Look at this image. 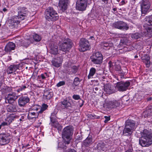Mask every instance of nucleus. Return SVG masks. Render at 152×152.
<instances>
[{
    "label": "nucleus",
    "instance_id": "47",
    "mask_svg": "<svg viewBox=\"0 0 152 152\" xmlns=\"http://www.w3.org/2000/svg\"><path fill=\"white\" fill-rule=\"evenodd\" d=\"M26 86L23 85L22 86L20 87L17 90V91L19 92L20 91H22L24 90L26 88Z\"/></svg>",
    "mask_w": 152,
    "mask_h": 152
},
{
    "label": "nucleus",
    "instance_id": "59",
    "mask_svg": "<svg viewBox=\"0 0 152 152\" xmlns=\"http://www.w3.org/2000/svg\"><path fill=\"white\" fill-rule=\"evenodd\" d=\"M90 38L91 39H93L94 38V37L93 36H91L90 37Z\"/></svg>",
    "mask_w": 152,
    "mask_h": 152
},
{
    "label": "nucleus",
    "instance_id": "8",
    "mask_svg": "<svg viewBox=\"0 0 152 152\" xmlns=\"http://www.w3.org/2000/svg\"><path fill=\"white\" fill-rule=\"evenodd\" d=\"M103 56L99 52H97L94 53L91 57L92 62L96 64H100L102 61Z\"/></svg>",
    "mask_w": 152,
    "mask_h": 152
},
{
    "label": "nucleus",
    "instance_id": "39",
    "mask_svg": "<svg viewBox=\"0 0 152 152\" xmlns=\"http://www.w3.org/2000/svg\"><path fill=\"white\" fill-rule=\"evenodd\" d=\"M44 96H45L47 99H49L53 96V94L51 92L47 91L45 93Z\"/></svg>",
    "mask_w": 152,
    "mask_h": 152
},
{
    "label": "nucleus",
    "instance_id": "56",
    "mask_svg": "<svg viewBox=\"0 0 152 152\" xmlns=\"http://www.w3.org/2000/svg\"><path fill=\"white\" fill-rule=\"evenodd\" d=\"M94 90H95L96 91H97L98 90V88L97 87H96L93 90V91H94Z\"/></svg>",
    "mask_w": 152,
    "mask_h": 152
},
{
    "label": "nucleus",
    "instance_id": "53",
    "mask_svg": "<svg viewBox=\"0 0 152 152\" xmlns=\"http://www.w3.org/2000/svg\"><path fill=\"white\" fill-rule=\"evenodd\" d=\"M77 139L78 140H82V138L81 136V137H80L79 136H77Z\"/></svg>",
    "mask_w": 152,
    "mask_h": 152
},
{
    "label": "nucleus",
    "instance_id": "7",
    "mask_svg": "<svg viewBox=\"0 0 152 152\" xmlns=\"http://www.w3.org/2000/svg\"><path fill=\"white\" fill-rule=\"evenodd\" d=\"M130 85L129 82L120 81L118 82L115 85V88L120 91H126Z\"/></svg>",
    "mask_w": 152,
    "mask_h": 152
},
{
    "label": "nucleus",
    "instance_id": "34",
    "mask_svg": "<svg viewBox=\"0 0 152 152\" xmlns=\"http://www.w3.org/2000/svg\"><path fill=\"white\" fill-rule=\"evenodd\" d=\"M50 121L51 122V125L54 127L58 128L60 126V124H59L58 122L56 121V119L53 120V121Z\"/></svg>",
    "mask_w": 152,
    "mask_h": 152
},
{
    "label": "nucleus",
    "instance_id": "20",
    "mask_svg": "<svg viewBox=\"0 0 152 152\" xmlns=\"http://www.w3.org/2000/svg\"><path fill=\"white\" fill-rule=\"evenodd\" d=\"M109 66L111 67L113 66V68L116 71H120L121 69V67L120 66L121 63L119 61H116L112 63L111 61H110L109 63Z\"/></svg>",
    "mask_w": 152,
    "mask_h": 152
},
{
    "label": "nucleus",
    "instance_id": "13",
    "mask_svg": "<svg viewBox=\"0 0 152 152\" xmlns=\"http://www.w3.org/2000/svg\"><path fill=\"white\" fill-rule=\"evenodd\" d=\"M18 96L14 93L9 94L5 97L6 103L11 104L17 99Z\"/></svg>",
    "mask_w": 152,
    "mask_h": 152
},
{
    "label": "nucleus",
    "instance_id": "51",
    "mask_svg": "<svg viewBox=\"0 0 152 152\" xmlns=\"http://www.w3.org/2000/svg\"><path fill=\"white\" fill-rule=\"evenodd\" d=\"M104 118H105V120L104 121V122L105 123H107L110 120V117L105 116Z\"/></svg>",
    "mask_w": 152,
    "mask_h": 152
},
{
    "label": "nucleus",
    "instance_id": "2",
    "mask_svg": "<svg viewBox=\"0 0 152 152\" xmlns=\"http://www.w3.org/2000/svg\"><path fill=\"white\" fill-rule=\"evenodd\" d=\"M142 137L139 140V144L143 147H148L152 143V135L147 129H144L141 132Z\"/></svg>",
    "mask_w": 152,
    "mask_h": 152
},
{
    "label": "nucleus",
    "instance_id": "10",
    "mask_svg": "<svg viewBox=\"0 0 152 152\" xmlns=\"http://www.w3.org/2000/svg\"><path fill=\"white\" fill-rule=\"evenodd\" d=\"M72 43L71 40L67 39L64 40L59 45V49L64 52L68 51L72 47Z\"/></svg>",
    "mask_w": 152,
    "mask_h": 152
},
{
    "label": "nucleus",
    "instance_id": "45",
    "mask_svg": "<svg viewBox=\"0 0 152 152\" xmlns=\"http://www.w3.org/2000/svg\"><path fill=\"white\" fill-rule=\"evenodd\" d=\"M102 47L104 49H106L104 48H107V49H109L110 48V45L109 44L107 43H104L102 45Z\"/></svg>",
    "mask_w": 152,
    "mask_h": 152
},
{
    "label": "nucleus",
    "instance_id": "43",
    "mask_svg": "<svg viewBox=\"0 0 152 152\" xmlns=\"http://www.w3.org/2000/svg\"><path fill=\"white\" fill-rule=\"evenodd\" d=\"M42 79L45 80V79L49 77L47 73H44L42 74L40 76Z\"/></svg>",
    "mask_w": 152,
    "mask_h": 152
},
{
    "label": "nucleus",
    "instance_id": "40",
    "mask_svg": "<svg viewBox=\"0 0 152 152\" xmlns=\"http://www.w3.org/2000/svg\"><path fill=\"white\" fill-rule=\"evenodd\" d=\"M80 81L79 80V78L78 77H76L73 82V85L75 86H78L80 84Z\"/></svg>",
    "mask_w": 152,
    "mask_h": 152
},
{
    "label": "nucleus",
    "instance_id": "64",
    "mask_svg": "<svg viewBox=\"0 0 152 152\" xmlns=\"http://www.w3.org/2000/svg\"><path fill=\"white\" fill-rule=\"evenodd\" d=\"M135 58H137L138 57V56H134Z\"/></svg>",
    "mask_w": 152,
    "mask_h": 152
},
{
    "label": "nucleus",
    "instance_id": "44",
    "mask_svg": "<svg viewBox=\"0 0 152 152\" xmlns=\"http://www.w3.org/2000/svg\"><path fill=\"white\" fill-rule=\"evenodd\" d=\"M78 69L77 67L76 66H74L72 68V71L73 73L75 74L77 72Z\"/></svg>",
    "mask_w": 152,
    "mask_h": 152
},
{
    "label": "nucleus",
    "instance_id": "42",
    "mask_svg": "<svg viewBox=\"0 0 152 152\" xmlns=\"http://www.w3.org/2000/svg\"><path fill=\"white\" fill-rule=\"evenodd\" d=\"M128 42V40L126 38L124 37L121 39V43L123 44H126Z\"/></svg>",
    "mask_w": 152,
    "mask_h": 152
},
{
    "label": "nucleus",
    "instance_id": "52",
    "mask_svg": "<svg viewBox=\"0 0 152 152\" xmlns=\"http://www.w3.org/2000/svg\"><path fill=\"white\" fill-rule=\"evenodd\" d=\"M7 122H2L1 123V126H6V125H7Z\"/></svg>",
    "mask_w": 152,
    "mask_h": 152
},
{
    "label": "nucleus",
    "instance_id": "9",
    "mask_svg": "<svg viewBox=\"0 0 152 152\" xmlns=\"http://www.w3.org/2000/svg\"><path fill=\"white\" fill-rule=\"evenodd\" d=\"M90 45L88 41L85 39H81L80 41L79 50L84 52L90 49Z\"/></svg>",
    "mask_w": 152,
    "mask_h": 152
},
{
    "label": "nucleus",
    "instance_id": "62",
    "mask_svg": "<svg viewBox=\"0 0 152 152\" xmlns=\"http://www.w3.org/2000/svg\"><path fill=\"white\" fill-rule=\"evenodd\" d=\"M113 10L115 11H116V8H114L113 9Z\"/></svg>",
    "mask_w": 152,
    "mask_h": 152
},
{
    "label": "nucleus",
    "instance_id": "58",
    "mask_svg": "<svg viewBox=\"0 0 152 152\" xmlns=\"http://www.w3.org/2000/svg\"><path fill=\"white\" fill-rule=\"evenodd\" d=\"M7 10L6 8H4L3 9V11L4 12L7 11Z\"/></svg>",
    "mask_w": 152,
    "mask_h": 152
},
{
    "label": "nucleus",
    "instance_id": "15",
    "mask_svg": "<svg viewBox=\"0 0 152 152\" xmlns=\"http://www.w3.org/2000/svg\"><path fill=\"white\" fill-rule=\"evenodd\" d=\"M10 139L5 134H0V145H3L8 143Z\"/></svg>",
    "mask_w": 152,
    "mask_h": 152
},
{
    "label": "nucleus",
    "instance_id": "18",
    "mask_svg": "<svg viewBox=\"0 0 152 152\" xmlns=\"http://www.w3.org/2000/svg\"><path fill=\"white\" fill-rule=\"evenodd\" d=\"M68 0H60L58 3V7L62 11H65L66 8Z\"/></svg>",
    "mask_w": 152,
    "mask_h": 152
},
{
    "label": "nucleus",
    "instance_id": "26",
    "mask_svg": "<svg viewBox=\"0 0 152 152\" xmlns=\"http://www.w3.org/2000/svg\"><path fill=\"white\" fill-rule=\"evenodd\" d=\"M61 107L63 109L67 108L71 105L69 101L66 99H64L61 102Z\"/></svg>",
    "mask_w": 152,
    "mask_h": 152
},
{
    "label": "nucleus",
    "instance_id": "12",
    "mask_svg": "<svg viewBox=\"0 0 152 152\" xmlns=\"http://www.w3.org/2000/svg\"><path fill=\"white\" fill-rule=\"evenodd\" d=\"M87 3V0H80L76 3V7L79 10H85Z\"/></svg>",
    "mask_w": 152,
    "mask_h": 152
},
{
    "label": "nucleus",
    "instance_id": "6",
    "mask_svg": "<svg viewBox=\"0 0 152 152\" xmlns=\"http://www.w3.org/2000/svg\"><path fill=\"white\" fill-rule=\"evenodd\" d=\"M140 4L142 16H144L148 12L151 4L148 0H142L140 2Z\"/></svg>",
    "mask_w": 152,
    "mask_h": 152
},
{
    "label": "nucleus",
    "instance_id": "57",
    "mask_svg": "<svg viewBox=\"0 0 152 152\" xmlns=\"http://www.w3.org/2000/svg\"><path fill=\"white\" fill-rule=\"evenodd\" d=\"M126 152H132V150L131 149H130L126 151Z\"/></svg>",
    "mask_w": 152,
    "mask_h": 152
},
{
    "label": "nucleus",
    "instance_id": "14",
    "mask_svg": "<svg viewBox=\"0 0 152 152\" xmlns=\"http://www.w3.org/2000/svg\"><path fill=\"white\" fill-rule=\"evenodd\" d=\"M120 104L117 101L109 102L108 103H105L103 104L104 106L107 108H115L119 106Z\"/></svg>",
    "mask_w": 152,
    "mask_h": 152
},
{
    "label": "nucleus",
    "instance_id": "24",
    "mask_svg": "<svg viewBox=\"0 0 152 152\" xmlns=\"http://www.w3.org/2000/svg\"><path fill=\"white\" fill-rule=\"evenodd\" d=\"M19 66L18 65H10L7 68V72L8 74H11L15 72L18 69Z\"/></svg>",
    "mask_w": 152,
    "mask_h": 152
},
{
    "label": "nucleus",
    "instance_id": "19",
    "mask_svg": "<svg viewBox=\"0 0 152 152\" xmlns=\"http://www.w3.org/2000/svg\"><path fill=\"white\" fill-rule=\"evenodd\" d=\"M50 53L52 54L55 55L58 53V47L56 45L51 43L50 44Z\"/></svg>",
    "mask_w": 152,
    "mask_h": 152
},
{
    "label": "nucleus",
    "instance_id": "48",
    "mask_svg": "<svg viewBox=\"0 0 152 152\" xmlns=\"http://www.w3.org/2000/svg\"><path fill=\"white\" fill-rule=\"evenodd\" d=\"M65 84V82L64 81H61L59 82L57 84V86L58 87H59L62 86L64 85Z\"/></svg>",
    "mask_w": 152,
    "mask_h": 152
},
{
    "label": "nucleus",
    "instance_id": "36",
    "mask_svg": "<svg viewBox=\"0 0 152 152\" xmlns=\"http://www.w3.org/2000/svg\"><path fill=\"white\" fill-rule=\"evenodd\" d=\"M33 38L34 40L37 42H39L41 39V36L36 34H33Z\"/></svg>",
    "mask_w": 152,
    "mask_h": 152
},
{
    "label": "nucleus",
    "instance_id": "29",
    "mask_svg": "<svg viewBox=\"0 0 152 152\" xmlns=\"http://www.w3.org/2000/svg\"><path fill=\"white\" fill-rule=\"evenodd\" d=\"M145 24L148 25H152V16H146L144 20Z\"/></svg>",
    "mask_w": 152,
    "mask_h": 152
},
{
    "label": "nucleus",
    "instance_id": "41",
    "mask_svg": "<svg viewBox=\"0 0 152 152\" xmlns=\"http://www.w3.org/2000/svg\"><path fill=\"white\" fill-rule=\"evenodd\" d=\"M48 107V106L45 104H44L42 105V107L40 110L39 111V113H42L44 111L46 110Z\"/></svg>",
    "mask_w": 152,
    "mask_h": 152
},
{
    "label": "nucleus",
    "instance_id": "3",
    "mask_svg": "<svg viewBox=\"0 0 152 152\" xmlns=\"http://www.w3.org/2000/svg\"><path fill=\"white\" fill-rule=\"evenodd\" d=\"M73 128L71 126L65 127L62 132V137L64 140V142L68 144L71 140L73 133Z\"/></svg>",
    "mask_w": 152,
    "mask_h": 152
},
{
    "label": "nucleus",
    "instance_id": "49",
    "mask_svg": "<svg viewBox=\"0 0 152 152\" xmlns=\"http://www.w3.org/2000/svg\"><path fill=\"white\" fill-rule=\"evenodd\" d=\"M149 28H148V29L147 31V34L150 36H152V30L151 29H149Z\"/></svg>",
    "mask_w": 152,
    "mask_h": 152
},
{
    "label": "nucleus",
    "instance_id": "1",
    "mask_svg": "<svg viewBox=\"0 0 152 152\" xmlns=\"http://www.w3.org/2000/svg\"><path fill=\"white\" fill-rule=\"evenodd\" d=\"M26 10V9L24 7L18 8V15L13 16L9 20L10 26H13L15 25V24H18L21 21L27 17V12Z\"/></svg>",
    "mask_w": 152,
    "mask_h": 152
},
{
    "label": "nucleus",
    "instance_id": "50",
    "mask_svg": "<svg viewBox=\"0 0 152 152\" xmlns=\"http://www.w3.org/2000/svg\"><path fill=\"white\" fill-rule=\"evenodd\" d=\"M78 102L79 103V106L80 107H82V106H83L84 104V101L81 99V100L79 101Z\"/></svg>",
    "mask_w": 152,
    "mask_h": 152
},
{
    "label": "nucleus",
    "instance_id": "54",
    "mask_svg": "<svg viewBox=\"0 0 152 152\" xmlns=\"http://www.w3.org/2000/svg\"><path fill=\"white\" fill-rule=\"evenodd\" d=\"M152 98L151 97H150L147 99V101H149L152 100Z\"/></svg>",
    "mask_w": 152,
    "mask_h": 152
},
{
    "label": "nucleus",
    "instance_id": "61",
    "mask_svg": "<svg viewBox=\"0 0 152 152\" xmlns=\"http://www.w3.org/2000/svg\"><path fill=\"white\" fill-rule=\"evenodd\" d=\"M1 99H2V97H1V95H0V101H1Z\"/></svg>",
    "mask_w": 152,
    "mask_h": 152
},
{
    "label": "nucleus",
    "instance_id": "35",
    "mask_svg": "<svg viewBox=\"0 0 152 152\" xmlns=\"http://www.w3.org/2000/svg\"><path fill=\"white\" fill-rule=\"evenodd\" d=\"M57 113V110H54L53 112L51 113L50 117V121H52L53 120L56 119V115Z\"/></svg>",
    "mask_w": 152,
    "mask_h": 152
},
{
    "label": "nucleus",
    "instance_id": "37",
    "mask_svg": "<svg viewBox=\"0 0 152 152\" xmlns=\"http://www.w3.org/2000/svg\"><path fill=\"white\" fill-rule=\"evenodd\" d=\"M97 145L98 149H101L103 151L106 149L104 144L103 142L99 143L97 144Z\"/></svg>",
    "mask_w": 152,
    "mask_h": 152
},
{
    "label": "nucleus",
    "instance_id": "30",
    "mask_svg": "<svg viewBox=\"0 0 152 152\" xmlns=\"http://www.w3.org/2000/svg\"><path fill=\"white\" fill-rule=\"evenodd\" d=\"M17 108L16 105L11 104L8 106L7 110L10 112H15L17 111Z\"/></svg>",
    "mask_w": 152,
    "mask_h": 152
},
{
    "label": "nucleus",
    "instance_id": "16",
    "mask_svg": "<svg viewBox=\"0 0 152 152\" xmlns=\"http://www.w3.org/2000/svg\"><path fill=\"white\" fill-rule=\"evenodd\" d=\"M29 101V99L27 96H24L20 97L18 99V104L20 107H23Z\"/></svg>",
    "mask_w": 152,
    "mask_h": 152
},
{
    "label": "nucleus",
    "instance_id": "60",
    "mask_svg": "<svg viewBox=\"0 0 152 152\" xmlns=\"http://www.w3.org/2000/svg\"><path fill=\"white\" fill-rule=\"evenodd\" d=\"M121 2L122 3V4H124V0H122L121 1Z\"/></svg>",
    "mask_w": 152,
    "mask_h": 152
},
{
    "label": "nucleus",
    "instance_id": "23",
    "mask_svg": "<svg viewBox=\"0 0 152 152\" xmlns=\"http://www.w3.org/2000/svg\"><path fill=\"white\" fill-rule=\"evenodd\" d=\"M15 45L14 43L10 42L8 43L6 46L5 50L7 52H10L15 49Z\"/></svg>",
    "mask_w": 152,
    "mask_h": 152
},
{
    "label": "nucleus",
    "instance_id": "46",
    "mask_svg": "<svg viewBox=\"0 0 152 152\" xmlns=\"http://www.w3.org/2000/svg\"><path fill=\"white\" fill-rule=\"evenodd\" d=\"M72 98L75 100L81 99L80 96L79 95L74 94L72 96Z\"/></svg>",
    "mask_w": 152,
    "mask_h": 152
},
{
    "label": "nucleus",
    "instance_id": "38",
    "mask_svg": "<svg viewBox=\"0 0 152 152\" xmlns=\"http://www.w3.org/2000/svg\"><path fill=\"white\" fill-rule=\"evenodd\" d=\"M142 36V35L141 34L138 33L133 34L131 35L132 38L134 39H138L140 38Z\"/></svg>",
    "mask_w": 152,
    "mask_h": 152
},
{
    "label": "nucleus",
    "instance_id": "21",
    "mask_svg": "<svg viewBox=\"0 0 152 152\" xmlns=\"http://www.w3.org/2000/svg\"><path fill=\"white\" fill-rule=\"evenodd\" d=\"M113 87L110 84H107L104 86V91L107 94H110L115 92V90L113 89Z\"/></svg>",
    "mask_w": 152,
    "mask_h": 152
},
{
    "label": "nucleus",
    "instance_id": "17",
    "mask_svg": "<svg viewBox=\"0 0 152 152\" xmlns=\"http://www.w3.org/2000/svg\"><path fill=\"white\" fill-rule=\"evenodd\" d=\"M62 62V58L61 57H58L52 60L51 62L52 64L54 66L58 67L60 66Z\"/></svg>",
    "mask_w": 152,
    "mask_h": 152
},
{
    "label": "nucleus",
    "instance_id": "22",
    "mask_svg": "<svg viewBox=\"0 0 152 152\" xmlns=\"http://www.w3.org/2000/svg\"><path fill=\"white\" fill-rule=\"evenodd\" d=\"M150 57L147 55H144L142 57L141 59L143 62L145 64L146 66L147 67H149L150 66Z\"/></svg>",
    "mask_w": 152,
    "mask_h": 152
},
{
    "label": "nucleus",
    "instance_id": "28",
    "mask_svg": "<svg viewBox=\"0 0 152 152\" xmlns=\"http://www.w3.org/2000/svg\"><path fill=\"white\" fill-rule=\"evenodd\" d=\"M143 115L145 118L148 116L152 115V107H149L143 113Z\"/></svg>",
    "mask_w": 152,
    "mask_h": 152
},
{
    "label": "nucleus",
    "instance_id": "31",
    "mask_svg": "<svg viewBox=\"0 0 152 152\" xmlns=\"http://www.w3.org/2000/svg\"><path fill=\"white\" fill-rule=\"evenodd\" d=\"M96 69L94 67H92L90 69L89 73L88 76V78L90 79L93 77V76L96 72Z\"/></svg>",
    "mask_w": 152,
    "mask_h": 152
},
{
    "label": "nucleus",
    "instance_id": "27",
    "mask_svg": "<svg viewBox=\"0 0 152 152\" xmlns=\"http://www.w3.org/2000/svg\"><path fill=\"white\" fill-rule=\"evenodd\" d=\"M38 116V114L37 113H36L34 112H29L28 114V118L30 120L35 121Z\"/></svg>",
    "mask_w": 152,
    "mask_h": 152
},
{
    "label": "nucleus",
    "instance_id": "32",
    "mask_svg": "<svg viewBox=\"0 0 152 152\" xmlns=\"http://www.w3.org/2000/svg\"><path fill=\"white\" fill-rule=\"evenodd\" d=\"M17 116L13 114H11L9 115L8 117L7 118L6 121H7L9 124H10L12 122V121L14 120V118H15Z\"/></svg>",
    "mask_w": 152,
    "mask_h": 152
},
{
    "label": "nucleus",
    "instance_id": "63",
    "mask_svg": "<svg viewBox=\"0 0 152 152\" xmlns=\"http://www.w3.org/2000/svg\"><path fill=\"white\" fill-rule=\"evenodd\" d=\"M27 45V44H23L22 45H23V46H26V45Z\"/></svg>",
    "mask_w": 152,
    "mask_h": 152
},
{
    "label": "nucleus",
    "instance_id": "25",
    "mask_svg": "<svg viewBox=\"0 0 152 152\" xmlns=\"http://www.w3.org/2000/svg\"><path fill=\"white\" fill-rule=\"evenodd\" d=\"M92 139L91 136H88L83 141V144L86 146H88L92 143Z\"/></svg>",
    "mask_w": 152,
    "mask_h": 152
},
{
    "label": "nucleus",
    "instance_id": "4",
    "mask_svg": "<svg viewBox=\"0 0 152 152\" xmlns=\"http://www.w3.org/2000/svg\"><path fill=\"white\" fill-rule=\"evenodd\" d=\"M45 17L48 20L55 21L58 18L56 12L51 7H48L45 11Z\"/></svg>",
    "mask_w": 152,
    "mask_h": 152
},
{
    "label": "nucleus",
    "instance_id": "5",
    "mask_svg": "<svg viewBox=\"0 0 152 152\" xmlns=\"http://www.w3.org/2000/svg\"><path fill=\"white\" fill-rule=\"evenodd\" d=\"M135 126L134 122L132 120L127 121L125 127L123 131V134L125 136H128L131 135L134 131Z\"/></svg>",
    "mask_w": 152,
    "mask_h": 152
},
{
    "label": "nucleus",
    "instance_id": "11",
    "mask_svg": "<svg viewBox=\"0 0 152 152\" xmlns=\"http://www.w3.org/2000/svg\"><path fill=\"white\" fill-rule=\"evenodd\" d=\"M112 26L122 30L126 31L129 28L128 25L121 21L115 22L113 23Z\"/></svg>",
    "mask_w": 152,
    "mask_h": 152
},
{
    "label": "nucleus",
    "instance_id": "55",
    "mask_svg": "<svg viewBox=\"0 0 152 152\" xmlns=\"http://www.w3.org/2000/svg\"><path fill=\"white\" fill-rule=\"evenodd\" d=\"M102 1L104 2V3H107L108 0H101Z\"/></svg>",
    "mask_w": 152,
    "mask_h": 152
},
{
    "label": "nucleus",
    "instance_id": "33",
    "mask_svg": "<svg viewBox=\"0 0 152 152\" xmlns=\"http://www.w3.org/2000/svg\"><path fill=\"white\" fill-rule=\"evenodd\" d=\"M61 144V143H59L58 145V148L60 149V148L61 149H63V152H76V151L73 149H68V150L66 151L65 150V149H66V147L65 146L64 147V146H61L60 145Z\"/></svg>",
    "mask_w": 152,
    "mask_h": 152
}]
</instances>
